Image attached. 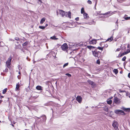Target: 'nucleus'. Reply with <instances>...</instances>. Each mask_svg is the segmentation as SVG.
<instances>
[{
	"mask_svg": "<svg viewBox=\"0 0 130 130\" xmlns=\"http://www.w3.org/2000/svg\"><path fill=\"white\" fill-rule=\"evenodd\" d=\"M93 55L95 57L99 58L101 54V52L97 50V49H95L92 51Z\"/></svg>",
	"mask_w": 130,
	"mask_h": 130,
	"instance_id": "1",
	"label": "nucleus"
},
{
	"mask_svg": "<svg viewBox=\"0 0 130 130\" xmlns=\"http://www.w3.org/2000/svg\"><path fill=\"white\" fill-rule=\"evenodd\" d=\"M12 58V57L11 56H10L6 62V65L7 67L10 69L11 68L10 65L11 64V60Z\"/></svg>",
	"mask_w": 130,
	"mask_h": 130,
	"instance_id": "2",
	"label": "nucleus"
},
{
	"mask_svg": "<svg viewBox=\"0 0 130 130\" xmlns=\"http://www.w3.org/2000/svg\"><path fill=\"white\" fill-rule=\"evenodd\" d=\"M38 96L39 95L37 92H34L32 93L30 99L31 100L35 99H37Z\"/></svg>",
	"mask_w": 130,
	"mask_h": 130,
	"instance_id": "3",
	"label": "nucleus"
},
{
	"mask_svg": "<svg viewBox=\"0 0 130 130\" xmlns=\"http://www.w3.org/2000/svg\"><path fill=\"white\" fill-rule=\"evenodd\" d=\"M113 102L117 105L120 104L121 101L117 97H115L113 99Z\"/></svg>",
	"mask_w": 130,
	"mask_h": 130,
	"instance_id": "4",
	"label": "nucleus"
},
{
	"mask_svg": "<svg viewBox=\"0 0 130 130\" xmlns=\"http://www.w3.org/2000/svg\"><path fill=\"white\" fill-rule=\"evenodd\" d=\"M118 122L115 120L113 121L112 124V126L114 128L115 130H118Z\"/></svg>",
	"mask_w": 130,
	"mask_h": 130,
	"instance_id": "5",
	"label": "nucleus"
},
{
	"mask_svg": "<svg viewBox=\"0 0 130 130\" xmlns=\"http://www.w3.org/2000/svg\"><path fill=\"white\" fill-rule=\"evenodd\" d=\"M62 50L63 51H66L67 52L68 47V45L66 43H64L61 46Z\"/></svg>",
	"mask_w": 130,
	"mask_h": 130,
	"instance_id": "6",
	"label": "nucleus"
},
{
	"mask_svg": "<svg viewBox=\"0 0 130 130\" xmlns=\"http://www.w3.org/2000/svg\"><path fill=\"white\" fill-rule=\"evenodd\" d=\"M59 13L60 14H61L63 17L64 16L67 17V12H65L62 10H59Z\"/></svg>",
	"mask_w": 130,
	"mask_h": 130,
	"instance_id": "7",
	"label": "nucleus"
},
{
	"mask_svg": "<svg viewBox=\"0 0 130 130\" xmlns=\"http://www.w3.org/2000/svg\"><path fill=\"white\" fill-rule=\"evenodd\" d=\"M114 112L117 114H121L122 115L124 114V112L123 111L120 110H116Z\"/></svg>",
	"mask_w": 130,
	"mask_h": 130,
	"instance_id": "8",
	"label": "nucleus"
},
{
	"mask_svg": "<svg viewBox=\"0 0 130 130\" xmlns=\"http://www.w3.org/2000/svg\"><path fill=\"white\" fill-rule=\"evenodd\" d=\"M82 98L80 96H77L76 98V100L79 103H81L82 101Z\"/></svg>",
	"mask_w": 130,
	"mask_h": 130,
	"instance_id": "9",
	"label": "nucleus"
},
{
	"mask_svg": "<svg viewBox=\"0 0 130 130\" xmlns=\"http://www.w3.org/2000/svg\"><path fill=\"white\" fill-rule=\"evenodd\" d=\"M130 52V50L128 52L126 51L125 52H123L122 53H120L119 54V55L118 56V57H120L126 55L128 53Z\"/></svg>",
	"mask_w": 130,
	"mask_h": 130,
	"instance_id": "10",
	"label": "nucleus"
},
{
	"mask_svg": "<svg viewBox=\"0 0 130 130\" xmlns=\"http://www.w3.org/2000/svg\"><path fill=\"white\" fill-rule=\"evenodd\" d=\"M20 85L19 84V83H18L16 85V87L15 88V90L16 91H19L20 90Z\"/></svg>",
	"mask_w": 130,
	"mask_h": 130,
	"instance_id": "11",
	"label": "nucleus"
},
{
	"mask_svg": "<svg viewBox=\"0 0 130 130\" xmlns=\"http://www.w3.org/2000/svg\"><path fill=\"white\" fill-rule=\"evenodd\" d=\"M88 23L89 25H94L95 24V22L94 21V20H91L88 22Z\"/></svg>",
	"mask_w": 130,
	"mask_h": 130,
	"instance_id": "12",
	"label": "nucleus"
},
{
	"mask_svg": "<svg viewBox=\"0 0 130 130\" xmlns=\"http://www.w3.org/2000/svg\"><path fill=\"white\" fill-rule=\"evenodd\" d=\"M97 42V40L95 39H93L89 42L91 44H95Z\"/></svg>",
	"mask_w": 130,
	"mask_h": 130,
	"instance_id": "13",
	"label": "nucleus"
},
{
	"mask_svg": "<svg viewBox=\"0 0 130 130\" xmlns=\"http://www.w3.org/2000/svg\"><path fill=\"white\" fill-rule=\"evenodd\" d=\"M36 89L39 90H42V87L40 86H37L36 87Z\"/></svg>",
	"mask_w": 130,
	"mask_h": 130,
	"instance_id": "14",
	"label": "nucleus"
},
{
	"mask_svg": "<svg viewBox=\"0 0 130 130\" xmlns=\"http://www.w3.org/2000/svg\"><path fill=\"white\" fill-rule=\"evenodd\" d=\"M87 47L91 50L93 49V48H95V47L94 46H91L88 45L87 46Z\"/></svg>",
	"mask_w": 130,
	"mask_h": 130,
	"instance_id": "15",
	"label": "nucleus"
},
{
	"mask_svg": "<svg viewBox=\"0 0 130 130\" xmlns=\"http://www.w3.org/2000/svg\"><path fill=\"white\" fill-rule=\"evenodd\" d=\"M103 110L105 111L108 112V107L107 106H105L103 107Z\"/></svg>",
	"mask_w": 130,
	"mask_h": 130,
	"instance_id": "16",
	"label": "nucleus"
},
{
	"mask_svg": "<svg viewBox=\"0 0 130 130\" xmlns=\"http://www.w3.org/2000/svg\"><path fill=\"white\" fill-rule=\"evenodd\" d=\"M67 17L70 19L71 18V13L70 11H69L68 13Z\"/></svg>",
	"mask_w": 130,
	"mask_h": 130,
	"instance_id": "17",
	"label": "nucleus"
},
{
	"mask_svg": "<svg viewBox=\"0 0 130 130\" xmlns=\"http://www.w3.org/2000/svg\"><path fill=\"white\" fill-rule=\"evenodd\" d=\"M45 18H42L41 20L40 23L41 24L43 23L45 21Z\"/></svg>",
	"mask_w": 130,
	"mask_h": 130,
	"instance_id": "18",
	"label": "nucleus"
},
{
	"mask_svg": "<svg viewBox=\"0 0 130 130\" xmlns=\"http://www.w3.org/2000/svg\"><path fill=\"white\" fill-rule=\"evenodd\" d=\"M95 49H97L98 51V50H101V52L103 50V47H98Z\"/></svg>",
	"mask_w": 130,
	"mask_h": 130,
	"instance_id": "19",
	"label": "nucleus"
},
{
	"mask_svg": "<svg viewBox=\"0 0 130 130\" xmlns=\"http://www.w3.org/2000/svg\"><path fill=\"white\" fill-rule=\"evenodd\" d=\"M107 103L109 105H111L112 103V101L111 100H107Z\"/></svg>",
	"mask_w": 130,
	"mask_h": 130,
	"instance_id": "20",
	"label": "nucleus"
},
{
	"mask_svg": "<svg viewBox=\"0 0 130 130\" xmlns=\"http://www.w3.org/2000/svg\"><path fill=\"white\" fill-rule=\"evenodd\" d=\"M50 38L54 40H57L58 39V38H56V37L55 36L51 37Z\"/></svg>",
	"mask_w": 130,
	"mask_h": 130,
	"instance_id": "21",
	"label": "nucleus"
},
{
	"mask_svg": "<svg viewBox=\"0 0 130 130\" xmlns=\"http://www.w3.org/2000/svg\"><path fill=\"white\" fill-rule=\"evenodd\" d=\"M113 72L116 74H117L118 72V70L117 69H114L113 70Z\"/></svg>",
	"mask_w": 130,
	"mask_h": 130,
	"instance_id": "22",
	"label": "nucleus"
},
{
	"mask_svg": "<svg viewBox=\"0 0 130 130\" xmlns=\"http://www.w3.org/2000/svg\"><path fill=\"white\" fill-rule=\"evenodd\" d=\"M92 86V88H94L96 87V85L94 83V82H93V83L91 85Z\"/></svg>",
	"mask_w": 130,
	"mask_h": 130,
	"instance_id": "23",
	"label": "nucleus"
},
{
	"mask_svg": "<svg viewBox=\"0 0 130 130\" xmlns=\"http://www.w3.org/2000/svg\"><path fill=\"white\" fill-rule=\"evenodd\" d=\"M88 14L86 13H83V15L85 18H87Z\"/></svg>",
	"mask_w": 130,
	"mask_h": 130,
	"instance_id": "24",
	"label": "nucleus"
},
{
	"mask_svg": "<svg viewBox=\"0 0 130 130\" xmlns=\"http://www.w3.org/2000/svg\"><path fill=\"white\" fill-rule=\"evenodd\" d=\"M7 88H6L5 89H4L3 90V94H5L6 92H7Z\"/></svg>",
	"mask_w": 130,
	"mask_h": 130,
	"instance_id": "25",
	"label": "nucleus"
},
{
	"mask_svg": "<svg viewBox=\"0 0 130 130\" xmlns=\"http://www.w3.org/2000/svg\"><path fill=\"white\" fill-rule=\"evenodd\" d=\"M29 42L28 41H26L23 44V46H27Z\"/></svg>",
	"mask_w": 130,
	"mask_h": 130,
	"instance_id": "26",
	"label": "nucleus"
},
{
	"mask_svg": "<svg viewBox=\"0 0 130 130\" xmlns=\"http://www.w3.org/2000/svg\"><path fill=\"white\" fill-rule=\"evenodd\" d=\"M113 40V37H111L110 38H108L107 40V41H111L112 40Z\"/></svg>",
	"mask_w": 130,
	"mask_h": 130,
	"instance_id": "27",
	"label": "nucleus"
},
{
	"mask_svg": "<svg viewBox=\"0 0 130 130\" xmlns=\"http://www.w3.org/2000/svg\"><path fill=\"white\" fill-rule=\"evenodd\" d=\"M85 11L84 8H82L81 10V14H83L84 13Z\"/></svg>",
	"mask_w": 130,
	"mask_h": 130,
	"instance_id": "28",
	"label": "nucleus"
},
{
	"mask_svg": "<svg viewBox=\"0 0 130 130\" xmlns=\"http://www.w3.org/2000/svg\"><path fill=\"white\" fill-rule=\"evenodd\" d=\"M39 28L41 29H44L45 28V27H44V26H39Z\"/></svg>",
	"mask_w": 130,
	"mask_h": 130,
	"instance_id": "29",
	"label": "nucleus"
},
{
	"mask_svg": "<svg viewBox=\"0 0 130 130\" xmlns=\"http://www.w3.org/2000/svg\"><path fill=\"white\" fill-rule=\"evenodd\" d=\"M43 117V120L44 121H45L46 119V116L45 115H44L42 116Z\"/></svg>",
	"mask_w": 130,
	"mask_h": 130,
	"instance_id": "30",
	"label": "nucleus"
},
{
	"mask_svg": "<svg viewBox=\"0 0 130 130\" xmlns=\"http://www.w3.org/2000/svg\"><path fill=\"white\" fill-rule=\"evenodd\" d=\"M88 82L91 85L93 83V82L91 81L90 80H88Z\"/></svg>",
	"mask_w": 130,
	"mask_h": 130,
	"instance_id": "31",
	"label": "nucleus"
},
{
	"mask_svg": "<svg viewBox=\"0 0 130 130\" xmlns=\"http://www.w3.org/2000/svg\"><path fill=\"white\" fill-rule=\"evenodd\" d=\"M126 58V56H124L122 58V60L123 61H125Z\"/></svg>",
	"mask_w": 130,
	"mask_h": 130,
	"instance_id": "32",
	"label": "nucleus"
},
{
	"mask_svg": "<svg viewBox=\"0 0 130 130\" xmlns=\"http://www.w3.org/2000/svg\"><path fill=\"white\" fill-rule=\"evenodd\" d=\"M104 44V46L103 47V48H107V47L108 46V45L107 44Z\"/></svg>",
	"mask_w": 130,
	"mask_h": 130,
	"instance_id": "33",
	"label": "nucleus"
},
{
	"mask_svg": "<svg viewBox=\"0 0 130 130\" xmlns=\"http://www.w3.org/2000/svg\"><path fill=\"white\" fill-rule=\"evenodd\" d=\"M96 63L98 64H100V60L99 59H98V60H96Z\"/></svg>",
	"mask_w": 130,
	"mask_h": 130,
	"instance_id": "34",
	"label": "nucleus"
},
{
	"mask_svg": "<svg viewBox=\"0 0 130 130\" xmlns=\"http://www.w3.org/2000/svg\"><path fill=\"white\" fill-rule=\"evenodd\" d=\"M124 19L126 20H130V17H125Z\"/></svg>",
	"mask_w": 130,
	"mask_h": 130,
	"instance_id": "35",
	"label": "nucleus"
},
{
	"mask_svg": "<svg viewBox=\"0 0 130 130\" xmlns=\"http://www.w3.org/2000/svg\"><path fill=\"white\" fill-rule=\"evenodd\" d=\"M68 64V63H67L65 64H64L63 66V68H64L65 67H66V66H67Z\"/></svg>",
	"mask_w": 130,
	"mask_h": 130,
	"instance_id": "36",
	"label": "nucleus"
},
{
	"mask_svg": "<svg viewBox=\"0 0 130 130\" xmlns=\"http://www.w3.org/2000/svg\"><path fill=\"white\" fill-rule=\"evenodd\" d=\"M87 3L88 4H91L92 3V2L89 0H88V1Z\"/></svg>",
	"mask_w": 130,
	"mask_h": 130,
	"instance_id": "37",
	"label": "nucleus"
},
{
	"mask_svg": "<svg viewBox=\"0 0 130 130\" xmlns=\"http://www.w3.org/2000/svg\"><path fill=\"white\" fill-rule=\"evenodd\" d=\"M121 50V48H118L116 51V52H118L120 51Z\"/></svg>",
	"mask_w": 130,
	"mask_h": 130,
	"instance_id": "38",
	"label": "nucleus"
},
{
	"mask_svg": "<svg viewBox=\"0 0 130 130\" xmlns=\"http://www.w3.org/2000/svg\"><path fill=\"white\" fill-rule=\"evenodd\" d=\"M66 75L68 76L69 77H71V74L69 73H67Z\"/></svg>",
	"mask_w": 130,
	"mask_h": 130,
	"instance_id": "39",
	"label": "nucleus"
},
{
	"mask_svg": "<svg viewBox=\"0 0 130 130\" xmlns=\"http://www.w3.org/2000/svg\"><path fill=\"white\" fill-rule=\"evenodd\" d=\"M118 1L120 3H122L125 1V0H119Z\"/></svg>",
	"mask_w": 130,
	"mask_h": 130,
	"instance_id": "40",
	"label": "nucleus"
},
{
	"mask_svg": "<svg viewBox=\"0 0 130 130\" xmlns=\"http://www.w3.org/2000/svg\"><path fill=\"white\" fill-rule=\"evenodd\" d=\"M14 39L16 40H19V38L18 37H16Z\"/></svg>",
	"mask_w": 130,
	"mask_h": 130,
	"instance_id": "41",
	"label": "nucleus"
},
{
	"mask_svg": "<svg viewBox=\"0 0 130 130\" xmlns=\"http://www.w3.org/2000/svg\"><path fill=\"white\" fill-rule=\"evenodd\" d=\"M128 109H129L128 108H124L123 109V110L125 111H127Z\"/></svg>",
	"mask_w": 130,
	"mask_h": 130,
	"instance_id": "42",
	"label": "nucleus"
},
{
	"mask_svg": "<svg viewBox=\"0 0 130 130\" xmlns=\"http://www.w3.org/2000/svg\"><path fill=\"white\" fill-rule=\"evenodd\" d=\"M8 69L7 68H6L4 71V72H7L8 71Z\"/></svg>",
	"mask_w": 130,
	"mask_h": 130,
	"instance_id": "43",
	"label": "nucleus"
},
{
	"mask_svg": "<svg viewBox=\"0 0 130 130\" xmlns=\"http://www.w3.org/2000/svg\"><path fill=\"white\" fill-rule=\"evenodd\" d=\"M79 17H77L75 19V20H76V21H78L79 20Z\"/></svg>",
	"mask_w": 130,
	"mask_h": 130,
	"instance_id": "44",
	"label": "nucleus"
},
{
	"mask_svg": "<svg viewBox=\"0 0 130 130\" xmlns=\"http://www.w3.org/2000/svg\"><path fill=\"white\" fill-rule=\"evenodd\" d=\"M128 77L130 78V73L128 74Z\"/></svg>",
	"mask_w": 130,
	"mask_h": 130,
	"instance_id": "45",
	"label": "nucleus"
},
{
	"mask_svg": "<svg viewBox=\"0 0 130 130\" xmlns=\"http://www.w3.org/2000/svg\"><path fill=\"white\" fill-rule=\"evenodd\" d=\"M4 96L2 95L0 97L1 99H2V98H4Z\"/></svg>",
	"mask_w": 130,
	"mask_h": 130,
	"instance_id": "46",
	"label": "nucleus"
},
{
	"mask_svg": "<svg viewBox=\"0 0 130 130\" xmlns=\"http://www.w3.org/2000/svg\"><path fill=\"white\" fill-rule=\"evenodd\" d=\"M128 67H130V61H129V63L128 64Z\"/></svg>",
	"mask_w": 130,
	"mask_h": 130,
	"instance_id": "47",
	"label": "nucleus"
},
{
	"mask_svg": "<svg viewBox=\"0 0 130 130\" xmlns=\"http://www.w3.org/2000/svg\"><path fill=\"white\" fill-rule=\"evenodd\" d=\"M3 102V100H0V104L2 103Z\"/></svg>",
	"mask_w": 130,
	"mask_h": 130,
	"instance_id": "48",
	"label": "nucleus"
},
{
	"mask_svg": "<svg viewBox=\"0 0 130 130\" xmlns=\"http://www.w3.org/2000/svg\"><path fill=\"white\" fill-rule=\"evenodd\" d=\"M118 19H117V21L116 22V24H118Z\"/></svg>",
	"mask_w": 130,
	"mask_h": 130,
	"instance_id": "49",
	"label": "nucleus"
},
{
	"mask_svg": "<svg viewBox=\"0 0 130 130\" xmlns=\"http://www.w3.org/2000/svg\"><path fill=\"white\" fill-rule=\"evenodd\" d=\"M48 25V24H46V25H45V26H44V27H46Z\"/></svg>",
	"mask_w": 130,
	"mask_h": 130,
	"instance_id": "50",
	"label": "nucleus"
},
{
	"mask_svg": "<svg viewBox=\"0 0 130 130\" xmlns=\"http://www.w3.org/2000/svg\"><path fill=\"white\" fill-rule=\"evenodd\" d=\"M38 1H39L40 2H42V1H41V0H38Z\"/></svg>",
	"mask_w": 130,
	"mask_h": 130,
	"instance_id": "51",
	"label": "nucleus"
},
{
	"mask_svg": "<svg viewBox=\"0 0 130 130\" xmlns=\"http://www.w3.org/2000/svg\"><path fill=\"white\" fill-rule=\"evenodd\" d=\"M88 76H90V75L89 74H88Z\"/></svg>",
	"mask_w": 130,
	"mask_h": 130,
	"instance_id": "52",
	"label": "nucleus"
},
{
	"mask_svg": "<svg viewBox=\"0 0 130 130\" xmlns=\"http://www.w3.org/2000/svg\"><path fill=\"white\" fill-rule=\"evenodd\" d=\"M57 15H58V12L57 11Z\"/></svg>",
	"mask_w": 130,
	"mask_h": 130,
	"instance_id": "53",
	"label": "nucleus"
},
{
	"mask_svg": "<svg viewBox=\"0 0 130 130\" xmlns=\"http://www.w3.org/2000/svg\"><path fill=\"white\" fill-rule=\"evenodd\" d=\"M19 74H20L21 73L20 71L19 72Z\"/></svg>",
	"mask_w": 130,
	"mask_h": 130,
	"instance_id": "54",
	"label": "nucleus"
},
{
	"mask_svg": "<svg viewBox=\"0 0 130 130\" xmlns=\"http://www.w3.org/2000/svg\"><path fill=\"white\" fill-rule=\"evenodd\" d=\"M124 91H120V92H124Z\"/></svg>",
	"mask_w": 130,
	"mask_h": 130,
	"instance_id": "55",
	"label": "nucleus"
},
{
	"mask_svg": "<svg viewBox=\"0 0 130 130\" xmlns=\"http://www.w3.org/2000/svg\"><path fill=\"white\" fill-rule=\"evenodd\" d=\"M12 126H14V125H13V124H12Z\"/></svg>",
	"mask_w": 130,
	"mask_h": 130,
	"instance_id": "56",
	"label": "nucleus"
},
{
	"mask_svg": "<svg viewBox=\"0 0 130 130\" xmlns=\"http://www.w3.org/2000/svg\"><path fill=\"white\" fill-rule=\"evenodd\" d=\"M112 112V111H111L110 112V113H111V112Z\"/></svg>",
	"mask_w": 130,
	"mask_h": 130,
	"instance_id": "57",
	"label": "nucleus"
},
{
	"mask_svg": "<svg viewBox=\"0 0 130 130\" xmlns=\"http://www.w3.org/2000/svg\"><path fill=\"white\" fill-rule=\"evenodd\" d=\"M25 130H29V129H25Z\"/></svg>",
	"mask_w": 130,
	"mask_h": 130,
	"instance_id": "58",
	"label": "nucleus"
},
{
	"mask_svg": "<svg viewBox=\"0 0 130 130\" xmlns=\"http://www.w3.org/2000/svg\"><path fill=\"white\" fill-rule=\"evenodd\" d=\"M125 16H127V15H126V14H125Z\"/></svg>",
	"mask_w": 130,
	"mask_h": 130,
	"instance_id": "59",
	"label": "nucleus"
},
{
	"mask_svg": "<svg viewBox=\"0 0 130 130\" xmlns=\"http://www.w3.org/2000/svg\"><path fill=\"white\" fill-rule=\"evenodd\" d=\"M104 43V42L102 43H101V44H102V43Z\"/></svg>",
	"mask_w": 130,
	"mask_h": 130,
	"instance_id": "60",
	"label": "nucleus"
},
{
	"mask_svg": "<svg viewBox=\"0 0 130 130\" xmlns=\"http://www.w3.org/2000/svg\"><path fill=\"white\" fill-rule=\"evenodd\" d=\"M101 43H100V45H101Z\"/></svg>",
	"mask_w": 130,
	"mask_h": 130,
	"instance_id": "61",
	"label": "nucleus"
},
{
	"mask_svg": "<svg viewBox=\"0 0 130 130\" xmlns=\"http://www.w3.org/2000/svg\"><path fill=\"white\" fill-rule=\"evenodd\" d=\"M107 14H108V12H107Z\"/></svg>",
	"mask_w": 130,
	"mask_h": 130,
	"instance_id": "62",
	"label": "nucleus"
},
{
	"mask_svg": "<svg viewBox=\"0 0 130 130\" xmlns=\"http://www.w3.org/2000/svg\"><path fill=\"white\" fill-rule=\"evenodd\" d=\"M129 98H130V96H129Z\"/></svg>",
	"mask_w": 130,
	"mask_h": 130,
	"instance_id": "63",
	"label": "nucleus"
}]
</instances>
